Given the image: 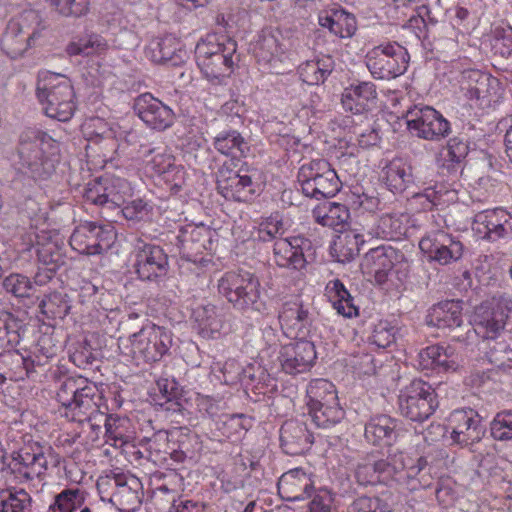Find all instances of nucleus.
I'll list each match as a JSON object with an SVG mask.
<instances>
[{
    "mask_svg": "<svg viewBox=\"0 0 512 512\" xmlns=\"http://www.w3.org/2000/svg\"><path fill=\"white\" fill-rule=\"evenodd\" d=\"M37 256L44 265L53 266L50 270H54L56 266L64 263L62 252L54 242L41 244L37 249Z\"/></svg>",
    "mask_w": 512,
    "mask_h": 512,
    "instance_id": "62",
    "label": "nucleus"
},
{
    "mask_svg": "<svg viewBox=\"0 0 512 512\" xmlns=\"http://www.w3.org/2000/svg\"><path fill=\"white\" fill-rule=\"evenodd\" d=\"M34 371V362L16 350L0 354V376L13 381L24 380Z\"/></svg>",
    "mask_w": 512,
    "mask_h": 512,
    "instance_id": "38",
    "label": "nucleus"
},
{
    "mask_svg": "<svg viewBox=\"0 0 512 512\" xmlns=\"http://www.w3.org/2000/svg\"><path fill=\"white\" fill-rule=\"evenodd\" d=\"M506 321V313L492 309L488 304H481L475 310L473 327L478 336L494 340L504 332Z\"/></svg>",
    "mask_w": 512,
    "mask_h": 512,
    "instance_id": "29",
    "label": "nucleus"
},
{
    "mask_svg": "<svg viewBox=\"0 0 512 512\" xmlns=\"http://www.w3.org/2000/svg\"><path fill=\"white\" fill-rule=\"evenodd\" d=\"M98 397V388L83 377H67L60 382L56 399L61 404L60 414L70 419L75 411L95 409L93 397Z\"/></svg>",
    "mask_w": 512,
    "mask_h": 512,
    "instance_id": "10",
    "label": "nucleus"
},
{
    "mask_svg": "<svg viewBox=\"0 0 512 512\" xmlns=\"http://www.w3.org/2000/svg\"><path fill=\"white\" fill-rule=\"evenodd\" d=\"M92 222H84L78 225L70 236V246L85 255H98L99 250L95 249Z\"/></svg>",
    "mask_w": 512,
    "mask_h": 512,
    "instance_id": "51",
    "label": "nucleus"
},
{
    "mask_svg": "<svg viewBox=\"0 0 512 512\" xmlns=\"http://www.w3.org/2000/svg\"><path fill=\"white\" fill-rule=\"evenodd\" d=\"M316 357L314 343L305 338H299L281 347L277 361L285 373L293 375L309 371Z\"/></svg>",
    "mask_w": 512,
    "mask_h": 512,
    "instance_id": "19",
    "label": "nucleus"
},
{
    "mask_svg": "<svg viewBox=\"0 0 512 512\" xmlns=\"http://www.w3.org/2000/svg\"><path fill=\"white\" fill-rule=\"evenodd\" d=\"M400 257L402 255L393 247L381 245L370 249L365 254L361 267L366 274L374 276L378 284H383Z\"/></svg>",
    "mask_w": 512,
    "mask_h": 512,
    "instance_id": "26",
    "label": "nucleus"
},
{
    "mask_svg": "<svg viewBox=\"0 0 512 512\" xmlns=\"http://www.w3.org/2000/svg\"><path fill=\"white\" fill-rule=\"evenodd\" d=\"M218 292L234 309L266 313L267 304L261 294L259 278L244 270L228 271L218 280Z\"/></svg>",
    "mask_w": 512,
    "mask_h": 512,
    "instance_id": "3",
    "label": "nucleus"
},
{
    "mask_svg": "<svg viewBox=\"0 0 512 512\" xmlns=\"http://www.w3.org/2000/svg\"><path fill=\"white\" fill-rule=\"evenodd\" d=\"M254 54L259 62L271 63L283 54V48L276 36L263 33L254 46Z\"/></svg>",
    "mask_w": 512,
    "mask_h": 512,
    "instance_id": "52",
    "label": "nucleus"
},
{
    "mask_svg": "<svg viewBox=\"0 0 512 512\" xmlns=\"http://www.w3.org/2000/svg\"><path fill=\"white\" fill-rule=\"evenodd\" d=\"M313 217L322 226L337 229L348 221L350 213L345 205L329 202L314 209Z\"/></svg>",
    "mask_w": 512,
    "mask_h": 512,
    "instance_id": "44",
    "label": "nucleus"
},
{
    "mask_svg": "<svg viewBox=\"0 0 512 512\" xmlns=\"http://www.w3.org/2000/svg\"><path fill=\"white\" fill-rule=\"evenodd\" d=\"M3 288L15 297L25 298L31 295L33 284L27 276L12 273L3 280Z\"/></svg>",
    "mask_w": 512,
    "mask_h": 512,
    "instance_id": "54",
    "label": "nucleus"
},
{
    "mask_svg": "<svg viewBox=\"0 0 512 512\" xmlns=\"http://www.w3.org/2000/svg\"><path fill=\"white\" fill-rule=\"evenodd\" d=\"M395 451H390L386 458H377L374 453L365 455L356 464L354 477L360 485H393L395 472Z\"/></svg>",
    "mask_w": 512,
    "mask_h": 512,
    "instance_id": "18",
    "label": "nucleus"
},
{
    "mask_svg": "<svg viewBox=\"0 0 512 512\" xmlns=\"http://www.w3.org/2000/svg\"><path fill=\"white\" fill-rule=\"evenodd\" d=\"M307 398L308 411L338 402L334 384L325 379H315L309 383Z\"/></svg>",
    "mask_w": 512,
    "mask_h": 512,
    "instance_id": "42",
    "label": "nucleus"
},
{
    "mask_svg": "<svg viewBox=\"0 0 512 512\" xmlns=\"http://www.w3.org/2000/svg\"><path fill=\"white\" fill-rule=\"evenodd\" d=\"M36 94L48 117L61 122L72 118L75 94L68 77L50 71L39 73Z\"/></svg>",
    "mask_w": 512,
    "mask_h": 512,
    "instance_id": "4",
    "label": "nucleus"
},
{
    "mask_svg": "<svg viewBox=\"0 0 512 512\" xmlns=\"http://www.w3.org/2000/svg\"><path fill=\"white\" fill-rule=\"evenodd\" d=\"M326 294L339 315L347 318L358 315V308L354 305L352 296L340 280L329 281L326 285Z\"/></svg>",
    "mask_w": 512,
    "mask_h": 512,
    "instance_id": "41",
    "label": "nucleus"
},
{
    "mask_svg": "<svg viewBox=\"0 0 512 512\" xmlns=\"http://www.w3.org/2000/svg\"><path fill=\"white\" fill-rule=\"evenodd\" d=\"M262 342L263 346L260 349V355L262 358H270L271 361H277L279 351L283 346L280 341V334L278 331L271 326H267L262 329Z\"/></svg>",
    "mask_w": 512,
    "mask_h": 512,
    "instance_id": "56",
    "label": "nucleus"
},
{
    "mask_svg": "<svg viewBox=\"0 0 512 512\" xmlns=\"http://www.w3.org/2000/svg\"><path fill=\"white\" fill-rule=\"evenodd\" d=\"M106 482L107 484L113 482L115 491L108 501L101 497V503H111L119 512H135L140 508L144 492L143 485L137 477L124 473H113L111 476H107Z\"/></svg>",
    "mask_w": 512,
    "mask_h": 512,
    "instance_id": "17",
    "label": "nucleus"
},
{
    "mask_svg": "<svg viewBox=\"0 0 512 512\" xmlns=\"http://www.w3.org/2000/svg\"><path fill=\"white\" fill-rule=\"evenodd\" d=\"M409 131L419 138L439 141L450 133V123L430 106H415L405 115Z\"/></svg>",
    "mask_w": 512,
    "mask_h": 512,
    "instance_id": "13",
    "label": "nucleus"
},
{
    "mask_svg": "<svg viewBox=\"0 0 512 512\" xmlns=\"http://www.w3.org/2000/svg\"><path fill=\"white\" fill-rule=\"evenodd\" d=\"M214 148L221 154L233 158L245 157L249 152V145L236 130L220 132L213 142Z\"/></svg>",
    "mask_w": 512,
    "mask_h": 512,
    "instance_id": "43",
    "label": "nucleus"
},
{
    "mask_svg": "<svg viewBox=\"0 0 512 512\" xmlns=\"http://www.w3.org/2000/svg\"><path fill=\"white\" fill-rule=\"evenodd\" d=\"M279 323L288 334L305 338L314 321V313L309 305L301 301L285 302L279 311Z\"/></svg>",
    "mask_w": 512,
    "mask_h": 512,
    "instance_id": "23",
    "label": "nucleus"
},
{
    "mask_svg": "<svg viewBox=\"0 0 512 512\" xmlns=\"http://www.w3.org/2000/svg\"><path fill=\"white\" fill-rule=\"evenodd\" d=\"M355 31V17L343 10L335 11V26L333 34L340 38H350L354 35Z\"/></svg>",
    "mask_w": 512,
    "mask_h": 512,
    "instance_id": "63",
    "label": "nucleus"
},
{
    "mask_svg": "<svg viewBox=\"0 0 512 512\" xmlns=\"http://www.w3.org/2000/svg\"><path fill=\"white\" fill-rule=\"evenodd\" d=\"M348 512H393L390 505L378 497H359L348 508Z\"/></svg>",
    "mask_w": 512,
    "mask_h": 512,
    "instance_id": "58",
    "label": "nucleus"
},
{
    "mask_svg": "<svg viewBox=\"0 0 512 512\" xmlns=\"http://www.w3.org/2000/svg\"><path fill=\"white\" fill-rule=\"evenodd\" d=\"M130 342L134 358L145 362H156L168 352L172 337L166 328L148 324L131 335Z\"/></svg>",
    "mask_w": 512,
    "mask_h": 512,
    "instance_id": "11",
    "label": "nucleus"
},
{
    "mask_svg": "<svg viewBox=\"0 0 512 512\" xmlns=\"http://www.w3.org/2000/svg\"><path fill=\"white\" fill-rule=\"evenodd\" d=\"M419 247L429 261L440 265H448L460 260L464 252V245L459 238L444 230L427 233L420 240Z\"/></svg>",
    "mask_w": 512,
    "mask_h": 512,
    "instance_id": "15",
    "label": "nucleus"
},
{
    "mask_svg": "<svg viewBox=\"0 0 512 512\" xmlns=\"http://www.w3.org/2000/svg\"><path fill=\"white\" fill-rule=\"evenodd\" d=\"M455 195L454 190H448L443 184L436 183L425 187L423 192L415 193L413 199L418 201L424 210H431L433 207L453 201Z\"/></svg>",
    "mask_w": 512,
    "mask_h": 512,
    "instance_id": "45",
    "label": "nucleus"
},
{
    "mask_svg": "<svg viewBox=\"0 0 512 512\" xmlns=\"http://www.w3.org/2000/svg\"><path fill=\"white\" fill-rule=\"evenodd\" d=\"M468 152L469 146L467 142L460 137H453L449 139L447 143V155L445 160L451 162L452 166L454 164H460L466 158Z\"/></svg>",
    "mask_w": 512,
    "mask_h": 512,
    "instance_id": "64",
    "label": "nucleus"
},
{
    "mask_svg": "<svg viewBox=\"0 0 512 512\" xmlns=\"http://www.w3.org/2000/svg\"><path fill=\"white\" fill-rule=\"evenodd\" d=\"M398 329L387 320H380L373 329L372 340L380 348L389 347L395 342Z\"/></svg>",
    "mask_w": 512,
    "mask_h": 512,
    "instance_id": "59",
    "label": "nucleus"
},
{
    "mask_svg": "<svg viewBox=\"0 0 512 512\" xmlns=\"http://www.w3.org/2000/svg\"><path fill=\"white\" fill-rule=\"evenodd\" d=\"M92 232L94 236V246L95 249L99 250V254L110 249L112 244L116 239V233L114 231V227L110 224L108 225H97L92 222Z\"/></svg>",
    "mask_w": 512,
    "mask_h": 512,
    "instance_id": "61",
    "label": "nucleus"
},
{
    "mask_svg": "<svg viewBox=\"0 0 512 512\" xmlns=\"http://www.w3.org/2000/svg\"><path fill=\"white\" fill-rule=\"evenodd\" d=\"M366 66L375 79H393L402 75L408 67L407 49L397 42L375 46L366 54Z\"/></svg>",
    "mask_w": 512,
    "mask_h": 512,
    "instance_id": "7",
    "label": "nucleus"
},
{
    "mask_svg": "<svg viewBox=\"0 0 512 512\" xmlns=\"http://www.w3.org/2000/svg\"><path fill=\"white\" fill-rule=\"evenodd\" d=\"M311 247V242L302 237L279 238L273 245V259L277 266L301 270L307 264L304 251Z\"/></svg>",
    "mask_w": 512,
    "mask_h": 512,
    "instance_id": "24",
    "label": "nucleus"
},
{
    "mask_svg": "<svg viewBox=\"0 0 512 512\" xmlns=\"http://www.w3.org/2000/svg\"><path fill=\"white\" fill-rule=\"evenodd\" d=\"M462 357L452 344H435L418 353L417 366L421 370L455 372L461 366Z\"/></svg>",
    "mask_w": 512,
    "mask_h": 512,
    "instance_id": "22",
    "label": "nucleus"
},
{
    "mask_svg": "<svg viewBox=\"0 0 512 512\" xmlns=\"http://www.w3.org/2000/svg\"><path fill=\"white\" fill-rule=\"evenodd\" d=\"M496 82L495 78L476 69L464 70L459 80L465 95L471 100L479 101L481 105L490 102Z\"/></svg>",
    "mask_w": 512,
    "mask_h": 512,
    "instance_id": "30",
    "label": "nucleus"
},
{
    "mask_svg": "<svg viewBox=\"0 0 512 512\" xmlns=\"http://www.w3.org/2000/svg\"><path fill=\"white\" fill-rule=\"evenodd\" d=\"M131 194L132 188L127 180L106 175L89 182L83 197L91 204L113 210L123 206Z\"/></svg>",
    "mask_w": 512,
    "mask_h": 512,
    "instance_id": "9",
    "label": "nucleus"
},
{
    "mask_svg": "<svg viewBox=\"0 0 512 512\" xmlns=\"http://www.w3.org/2000/svg\"><path fill=\"white\" fill-rule=\"evenodd\" d=\"M313 435L303 422L288 420L280 428V445L287 455H302L313 444Z\"/></svg>",
    "mask_w": 512,
    "mask_h": 512,
    "instance_id": "27",
    "label": "nucleus"
},
{
    "mask_svg": "<svg viewBox=\"0 0 512 512\" xmlns=\"http://www.w3.org/2000/svg\"><path fill=\"white\" fill-rule=\"evenodd\" d=\"M87 492L80 488H66L54 497V502L50 506L52 512H74L83 508Z\"/></svg>",
    "mask_w": 512,
    "mask_h": 512,
    "instance_id": "49",
    "label": "nucleus"
},
{
    "mask_svg": "<svg viewBox=\"0 0 512 512\" xmlns=\"http://www.w3.org/2000/svg\"><path fill=\"white\" fill-rule=\"evenodd\" d=\"M94 407L95 409H91L88 411H82L81 409L75 411L74 414L71 415L69 421L77 422L79 424H85V422H98L101 425L105 424V420L108 415L100 410L102 396L98 391V397H93Z\"/></svg>",
    "mask_w": 512,
    "mask_h": 512,
    "instance_id": "60",
    "label": "nucleus"
},
{
    "mask_svg": "<svg viewBox=\"0 0 512 512\" xmlns=\"http://www.w3.org/2000/svg\"><path fill=\"white\" fill-rule=\"evenodd\" d=\"M224 309L213 304L199 305L193 310V319L199 333L206 338H215L225 325Z\"/></svg>",
    "mask_w": 512,
    "mask_h": 512,
    "instance_id": "35",
    "label": "nucleus"
},
{
    "mask_svg": "<svg viewBox=\"0 0 512 512\" xmlns=\"http://www.w3.org/2000/svg\"><path fill=\"white\" fill-rule=\"evenodd\" d=\"M262 172L243 165L237 171L222 167L217 174L218 192L227 200L249 202L260 195L263 185Z\"/></svg>",
    "mask_w": 512,
    "mask_h": 512,
    "instance_id": "5",
    "label": "nucleus"
},
{
    "mask_svg": "<svg viewBox=\"0 0 512 512\" xmlns=\"http://www.w3.org/2000/svg\"><path fill=\"white\" fill-rule=\"evenodd\" d=\"M308 413L315 426L324 430L336 427L345 418V410L339 405V402L324 405L323 407L310 410Z\"/></svg>",
    "mask_w": 512,
    "mask_h": 512,
    "instance_id": "48",
    "label": "nucleus"
},
{
    "mask_svg": "<svg viewBox=\"0 0 512 512\" xmlns=\"http://www.w3.org/2000/svg\"><path fill=\"white\" fill-rule=\"evenodd\" d=\"M36 33H26L23 31V25L20 22H9L7 29L1 40L3 51L11 58L21 56L30 46Z\"/></svg>",
    "mask_w": 512,
    "mask_h": 512,
    "instance_id": "39",
    "label": "nucleus"
},
{
    "mask_svg": "<svg viewBox=\"0 0 512 512\" xmlns=\"http://www.w3.org/2000/svg\"><path fill=\"white\" fill-rule=\"evenodd\" d=\"M385 184L393 193H401L412 184H429L427 181L414 175L412 166L401 158H395L384 168Z\"/></svg>",
    "mask_w": 512,
    "mask_h": 512,
    "instance_id": "31",
    "label": "nucleus"
},
{
    "mask_svg": "<svg viewBox=\"0 0 512 512\" xmlns=\"http://www.w3.org/2000/svg\"><path fill=\"white\" fill-rule=\"evenodd\" d=\"M363 243V236L359 233L350 231L340 235L332 248L337 261L341 263L352 261L359 254Z\"/></svg>",
    "mask_w": 512,
    "mask_h": 512,
    "instance_id": "46",
    "label": "nucleus"
},
{
    "mask_svg": "<svg viewBox=\"0 0 512 512\" xmlns=\"http://www.w3.org/2000/svg\"><path fill=\"white\" fill-rule=\"evenodd\" d=\"M394 466L393 484L409 491L426 489L432 485L433 478L425 458L419 457L414 461L403 452L395 451Z\"/></svg>",
    "mask_w": 512,
    "mask_h": 512,
    "instance_id": "16",
    "label": "nucleus"
},
{
    "mask_svg": "<svg viewBox=\"0 0 512 512\" xmlns=\"http://www.w3.org/2000/svg\"><path fill=\"white\" fill-rule=\"evenodd\" d=\"M407 222L408 216L405 214H384L367 223L364 230L372 237L397 240L406 234Z\"/></svg>",
    "mask_w": 512,
    "mask_h": 512,
    "instance_id": "32",
    "label": "nucleus"
},
{
    "mask_svg": "<svg viewBox=\"0 0 512 512\" xmlns=\"http://www.w3.org/2000/svg\"><path fill=\"white\" fill-rule=\"evenodd\" d=\"M473 229L490 242L508 238L512 235V214L503 208L480 211L474 217Z\"/></svg>",
    "mask_w": 512,
    "mask_h": 512,
    "instance_id": "21",
    "label": "nucleus"
},
{
    "mask_svg": "<svg viewBox=\"0 0 512 512\" xmlns=\"http://www.w3.org/2000/svg\"><path fill=\"white\" fill-rule=\"evenodd\" d=\"M176 245L182 257L195 261L211 245V231L204 225H188L180 230Z\"/></svg>",
    "mask_w": 512,
    "mask_h": 512,
    "instance_id": "28",
    "label": "nucleus"
},
{
    "mask_svg": "<svg viewBox=\"0 0 512 512\" xmlns=\"http://www.w3.org/2000/svg\"><path fill=\"white\" fill-rule=\"evenodd\" d=\"M32 497L24 489H6L0 493V512H32Z\"/></svg>",
    "mask_w": 512,
    "mask_h": 512,
    "instance_id": "47",
    "label": "nucleus"
},
{
    "mask_svg": "<svg viewBox=\"0 0 512 512\" xmlns=\"http://www.w3.org/2000/svg\"><path fill=\"white\" fill-rule=\"evenodd\" d=\"M56 149V142L46 132L29 128L20 136L12 165L17 173L35 182L46 181L56 170Z\"/></svg>",
    "mask_w": 512,
    "mask_h": 512,
    "instance_id": "1",
    "label": "nucleus"
},
{
    "mask_svg": "<svg viewBox=\"0 0 512 512\" xmlns=\"http://www.w3.org/2000/svg\"><path fill=\"white\" fill-rule=\"evenodd\" d=\"M107 47V41L102 36L92 34L77 42H71L67 46V53L69 55H90L92 53H102Z\"/></svg>",
    "mask_w": 512,
    "mask_h": 512,
    "instance_id": "53",
    "label": "nucleus"
},
{
    "mask_svg": "<svg viewBox=\"0 0 512 512\" xmlns=\"http://www.w3.org/2000/svg\"><path fill=\"white\" fill-rule=\"evenodd\" d=\"M341 103L345 111L355 115L368 114L377 103V91L374 83L361 81L345 88Z\"/></svg>",
    "mask_w": 512,
    "mask_h": 512,
    "instance_id": "25",
    "label": "nucleus"
},
{
    "mask_svg": "<svg viewBox=\"0 0 512 512\" xmlns=\"http://www.w3.org/2000/svg\"><path fill=\"white\" fill-rule=\"evenodd\" d=\"M19 458L21 464L25 466V471L22 474L27 480H32L34 477L43 474L49 465L57 466L59 464V456L51 447L44 449L38 446L32 452H22L19 454Z\"/></svg>",
    "mask_w": 512,
    "mask_h": 512,
    "instance_id": "36",
    "label": "nucleus"
},
{
    "mask_svg": "<svg viewBox=\"0 0 512 512\" xmlns=\"http://www.w3.org/2000/svg\"><path fill=\"white\" fill-rule=\"evenodd\" d=\"M490 431L495 440L512 439V410L497 413L491 422Z\"/></svg>",
    "mask_w": 512,
    "mask_h": 512,
    "instance_id": "55",
    "label": "nucleus"
},
{
    "mask_svg": "<svg viewBox=\"0 0 512 512\" xmlns=\"http://www.w3.org/2000/svg\"><path fill=\"white\" fill-rule=\"evenodd\" d=\"M39 308L47 318L64 319L71 309V304L66 294L53 292L42 299Z\"/></svg>",
    "mask_w": 512,
    "mask_h": 512,
    "instance_id": "50",
    "label": "nucleus"
},
{
    "mask_svg": "<svg viewBox=\"0 0 512 512\" xmlns=\"http://www.w3.org/2000/svg\"><path fill=\"white\" fill-rule=\"evenodd\" d=\"M49 5L59 14L69 17H79L89 9V0H47Z\"/></svg>",
    "mask_w": 512,
    "mask_h": 512,
    "instance_id": "57",
    "label": "nucleus"
},
{
    "mask_svg": "<svg viewBox=\"0 0 512 512\" xmlns=\"http://www.w3.org/2000/svg\"><path fill=\"white\" fill-rule=\"evenodd\" d=\"M303 194L317 200L334 197L341 189L336 171L325 159H314L303 164L298 172Z\"/></svg>",
    "mask_w": 512,
    "mask_h": 512,
    "instance_id": "6",
    "label": "nucleus"
},
{
    "mask_svg": "<svg viewBox=\"0 0 512 512\" xmlns=\"http://www.w3.org/2000/svg\"><path fill=\"white\" fill-rule=\"evenodd\" d=\"M426 322L438 328L460 327L463 323L461 303L446 300L434 304L428 311Z\"/></svg>",
    "mask_w": 512,
    "mask_h": 512,
    "instance_id": "37",
    "label": "nucleus"
},
{
    "mask_svg": "<svg viewBox=\"0 0 512 512\" xmlns=\"http://www.w3.org/2000/svg\"><path fill=\"white\" fill-rule=\"evenodd\" d=\"M398 403L401 414L416 422L428 419L438 407L435 390L422 380H414L401 390Z\"/></svg>",
    "mask_w": 512,
    "mask_h": 512,
    "instance_id": "8",
    "label": "nucleus"
},
{
    "mask_svg": "<svg viewBox=\"0 0 512 512\" xmlns=\"http://www.w3.org/2000/svg\"><path fill=\"white\" fill-rule=\"evenodd\" d=\"M133 267L138 278L157 282L166 277L169 270L168 255L159 245L137 241L133 250Z\"/></svg>",
    "mask_w": 512,
    "mask_h": 512,
    "instance_id": "14",
    "label": "nucleus"
},
{
    "mask_svg": "<svg viewBox=\"0 0 512 512\" xmlns=\"http://www.w3.org/2000/svg\"><path fill=\"white\" fill-rule=\"evenodd\" d=\"M136 115L151 129L164 131L171 127L175 120L173 110L151 93L137 96L133 103Z\"/></svg>",
    "mask_w": 512,
    "mask_h": 512,
    "instance_id": "20",
    "label": "nucleus"
},
{
    "mask_svg": "<svg viewBox=\"0 0 512 512\" xmlns=\"http://www.w3.org/2000/svg\"><path fill=\"white\" fill-rule=\"evenodd\" d=\"M364 436L374 446H391L399 436L397 421L384 414L374 416L366 423Z\"/></svg>",
    "mask_w": 512,
    "mask_h": 512,
    "instance_id": "33",
    "label": "nucleus"
},
{
    "mask_svg": "<svg viewBox=\"0 0 512 512\" xmlns=\"http://www.w3.org/2000/svg\"><path fill=\"white\" fill-rule=\"evenodd\" d=\"M179 43L172 37L155 39L150 42L148 52L155 63L178 66L183 62L182 51L178 50Z\"/></svg>",
    "mask_w": 512,
    "mask_h": 512,
    "instance_id": "40",
    "label": "nucleus"
},
{
    "mask_svg": "<svg viewBox=\"0 0 512 512\" xmlns=\"http://www.w3.org/2000/svg\"><path fill=\"white\" fill-rule=\"evenodd\" d=\"M278 487L287 495L288 499L299 501L312 495L314 482L303 469L296 468L280 477Z\"/></svg>",
    "mask_w": 512,
    "mask_h": 512,
    "instance_id": "34",
    "label": "nucleus"
},
{
    "mask_svg": "<svg viewBox=\"0 0 512 512\" xmlns=\"http://www.w3.org/2000/svg\"><path fill=\"white\" fill-rule=\"evenodd\" d=\"M237 51L235 40L217 37L215 34L207 35L201 39L195 48L197 65L201 72L211 82L222 83L232 71Z\"/></svg>",
    "mask_w": 512,
    "mask_h": 512,
    "instance_id": "2",
    "label": "nucleus"
},
{
    "mask_svg": "<svg viewBox=\"0 0 512 512\" xmlns=\"http://www.w3.org/2000/svg\"><path fill=\"white\" fill-rule=\"evenodd\" d=\"M446 430L453 444L467 447L478 443L486 433L482 417L472 408L457 409L447 418Z\"/></svg>",
    "mask_w": 512,
    "mask_h": 512,
    "instance_id": "12",
    "label": "nucleus"
}]
</instances>
